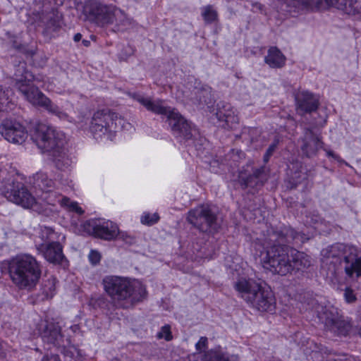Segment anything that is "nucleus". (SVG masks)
<instances>
[{"instance_id": "30", "label": "nucleus", "mask_w": 361, "mask_h": 361, "mask_svg": "<svg viewBox=\"0 0 361 361\" xmlns=\"http://www.w3.org/2000/svg\"><path fill=\"white\" fill-rule=\"evenodd\" d=\"M39 238L43 242L42 243H51V242H54V240L57 238L56 233L51 228L47 226H42L40 228Z\"/></svg>"}, {"instance_id": "32", "label": "nucleus", "mask_w": 361, "mask_h": 361, "mask_svg": "<svg viewBox=\"0 0 361 361\" xmlns=\"http://www.w3.org/2000/svg\"><path fill=\"white\" fill-rule=\"evenodd\" d=\"M202 16L207 23H212L217 18L216 11L210 6L202 8Z\"/></svg>"}, {"instance_id": "42", "label": "nucleus", "mask_w": 361, "mask_h": 361, "mask_svg": "<svg viewBox=\"0 0 361 361\" xmlns=\"http://www.w3.org/2000/svg\"><path fill=\"white\" fill-rule=\"evenodd\" d=\"M42 361H61L59 356L55 354L47 355L43 357Z\"/></svg>"}, {"instance_id": "4", "label": "nucleus", "mask_w": 361, "mask_h": 361, "mask_svg": "<svg viewBox=\"0 0 361 361\" xmlns=\"http://www.w3.org/2000/svg\"><path fill=\"white\" fill-rule=\"evenodd\" d=\"M8 274L20 289H31L37 283L42 274L41 267L30 255H20L8 262Z\"/></svg>"}, {"instance_id": "27", "label": "nucleus", "mask_w": 361, "mask_h": 361, "mask_svg": "<svg viewBox=\"0 0 361 361\" xmlns=\"http://www.w3.org/2000/svg\"><path fill=\"white\" fill-rule=\"evenodd\" d=\"M62 197H63V196L53 190L42 192L41 195V200L47 205L53 207L56 206L58 203L61 205Z\"/></svg>"}, {"instance_id": "37", "label": "nucleus", "mask_w": 361, "mask_h": 361, "mask_svg": "<svg viewBox=\"0 0 361 361\" xmlns=\"http://www.w3.org/2000/svg\"><path fill=\"white\" fill-rule=\"evenodd\" d=\"M158 338H164L166 341L172 339L170 326L169 325L164 326L157 334Z\"/></svg>"}, {"instance_id": "19", "label": "nucleus", "mask_w": 361, "mask_h": 361, "mask_svg": "<svg viewBox=\"0 0 361 361\" xmlns=\"http://www.w3.org/2000/svg\"><path fill=\"white\" fill-rule=\"evenodd\" d=\"M295 100L298 107L302 111L310 112L317 109L318 97L308 91H299L295 95Z\"/></svg>"}, {"instance_id": "16", "label": "nucleus", "mask_w": 361, "mask_h": 361, "mask_svg": "<svg viewBox=\"0 0 361 361\" xmlns=\"http://www.w3.org/2000/svg\"><path fill=\"white\" fill-rule=\"evenodd\" d=\"M42 329H40L39 331L44 342L59 348L62 345L63 336L61 334V326L58 323L46 322L44 324H42Z\"/></svg>"}, {"instance_id": "48", "label": "nucleus", "mask_w": 361, "mask_h": 361, "mask_svg": "<svg viewBox=\"0 0 361 361\" xmlns=\"http://www.w3.org/2000/svg\"><path fill=\"white\" fill-rule=\"evenodd\" d=\"M273 151H274V147H273V146H271V147L269 148V149L267 150V156H269V155L272 153V152H273Z\"/></svg>"}, {"instance_id": "39", "label": "nucleus", "mask_w": 361, "mask_h": 361, "mask_svg": "<svg viewBox=\"0 0 361 361\" xmlns=\"http://www.w3.org/2000/svg\"><path fill=\"white\" fill-rule=\"evenodd\" d=\"M208 339L207 337L202 336L195 344L196 350L199 352H202L207 348Z\"/></svg>"}, {"instance_id": "10", "label": "nucleus", "mask_w": 361, "mask_h": 361, "mask_svg": "<svg viewBox=\"0 0 361 361\" xmlns=\"http://www.w3.org/2000/svg\"><path fill=\"white\" fill-rule=\"evenodd\" d=\"M316 312L321 322L335 334L345 335L348 332L350 324L341 318L336 307L317 305Z\"/></svg>"}, {"instance_id": "2", "label": "nucleus", "mask_w": 361, "mask_h": 361, "mask_svg": "<svg viewBox=\"0 0 361 361\" xmlns=\"http://www.w3.org/2000/svg\"><path fill=\"white\" fill-rule=\"evenodd\" d=\"M234 289L249 307L259 312H272L276 309L273 292L259 279L253 277L252 269L247 266L234 283Z\"/></svg>"}, {"instance_id": "8", "label": "nucleus", "mask_w": 361, "mask_h": 361, "mask_svg": "<svg viewBox=\"0 0 361 361\" xmlns=\"http://www.w3.org/2000/svg\"><path fill=\"white\" fill-rule=\"evenodd\" d=\"M31 137L38 148L49 154L60 150L66 143L65 135L62 132L44 123L35 126Z\"/></svg>"}, {"instance_id": "13", "label": "nucleus", "mask_w": 361, "mask_h": 361, "mask_svg": "<svg viewBox=\"0 0 361 361\" xmlns=\"http://www.w3.org/2000/svg\"><path fill=\"white\" fill-rule=\"evenodd\" d=\"M32 78L33 77L30 73L25 71L20 78L16 79V85L30 103L40 106L42 101H44V98L47 96L38 87L33 85L32 83Z\"/></svg>"}, {"instance_id": "22", "label": "nucleus", "mask_w": 361, "mask_h": 361, "mask_svg": "<svg viewBox=\"0 0 361 361\" xmlns=\"http://www.w3.org/2000/svg\"><path fill=\"white\" fill-rule=\"evenodd\" d=\"M57 152H51L49 155L51 157L56 167L61 171H65L71 166V161L66 154L64 147L56 150Z\"/></svg>"}, {"instance_id": "51", "label": "nucleus", "mask_w": 361, "mask_h": 361, "mask_svg": "<svg viewBox=\"0 0 361 361\" xmlns=\"http://www.w3.org/2000/svg\"><path fill=\"white\" fill-rule=\"evenodd\" d=\"M360 336H361V327H360Z\"/></svg>"}, {"instance_id": "9", "label": "nucleus", "mask_w": 361, "mask_h": 361, "mask_svg": "<svg viewBox=\"0 0 361 361\" xmlns=\"http://www.w3.org/2000/svg\"><path fill=\"white\" fill-rule=\"evenodd\" d=\"M133 97L148 111L166 116L173 133L178 137L180 135V116L178 112H175L171 107L164 106L161 100L152 101L140 94H134Z\"/></svg>"}, {"instance_id": "49", "label": "nucleus", "mask_w": 361, "mask_h": 361, "mask_svg": "<svg viewBox=\"0 0 361 361\" xmlns=\"http://www.w3.org/2000/svg\"><path fill=\"white\" fill-rule=\"evenodd\" d=\"M82 44H84V46L88 47L90 45V41L84 39L82 40Z\"/></svg>"}, {"instance_id": "35", "label": "nucleus", "mask_w": 361, "mask_h": 361, "mask_svg": "<svg viewBox=\"0 0 361 361\" xmlns=\"http://www.w3.org/2000/svg\"><path fill=\"white\" fill-rule=\"evenodd\" d=\"M9 93L10 90H4L0 87V106L4 111L8 107L10 104Z\"/></svg>"}, {"instance_id": "26", "label": "nucleus", "mask_w": 361, "mask_h": 361, "mask_svg": "<svg viewBox=\"0 0 361 361\" xmlns=\"http://www.w3.org/2000/svg\"><path fill=\"white\" fill-rule=\"evenodd\" d=\"M116 17L114 24L118 30L123 31L130 28L133 25V20L127 17L125 13L121 9L116 11Z\"/></svg>"}, {"instance_id": "40", "label": "nucleus", "mask_w": 361, "mask_h": 361, "mask_svg": "<svg viewBox=\"0 0 361 361\" xmlns=\"http://www.w3.org/2000/svg\"><path fill=\"white\" fill-rule=\"evenodd\" d=\"M264 170L263 168L260 169H258L257 170L255 173H254V175L253 176H249L247 177V179H245L244 178V176L241 173L240 175V178L242 179L243 180H244L245 183L247 185H249L251 184L252 181L253 180V179L255 178H257L259 176V173Z\"/></svg>"}, {"instance_id": "17", "label": "nucleus", "mask_w": 361, "mask_h": 361, "mask_svg": "<svg viewBox=\"0 0 361 361\" xmlns=\"http://www.w3.org/2000/svg\"><path fill=\"white\" fill-rule=\"evenodd\" d=\"M37 250L44 258L53 264H60L64 258L62 246L58 242L51 243H39L37 245Z\"/></svg>"}, {"instance_id": "21", "label": "nucleus", "mask_w": 361, "mask_h": 361, "mask_svg": "<svg viewBox=\"0 0 361 361\" xmlns=\"http://www.w3.org/2000/svg\"><path fill=\"white\" fill-rule=\"evenodd\" d=\"M265 62L271 68L282 67L286 63V57L276 47H271L268 50Z\"/></svg>"}, {"instance_id": "29", "label": "nucleus", "mask_w": 361, "mask_h": 361, "mask_svg": "<svg viewBox=\"0 0 361 361\" xmlns=\"http://www.w3.org/2000/svg\"><path fill=\"white\" fill-rule=\"evenodd\" d=\"M323 147V143L318 137H312L308 142L302 147V151L307 156H312L320 148Z\"/></svg>"}, {"instance_id": "33", "label": "nucleus", "mask_w": 361, "mask_h": 361, "mask_svg": "<svg viewBox=\"0 0 361 361\" xmlns=\"http://www.w3.org/2000/svg\"><path fill=\"white\" fill-rule=\"evenodd\" d=\"M197 133V129L194 128L190 123L185 120L183 121L182 118V135L184 133V137L186 139H189L195 135Z\"/></svg>"}, {"instance_id": "43", "label": "nucleus", "mask_w": 361, "mask_h": 361, "mask_svg": "<svg viewBox=\"0 0 361 361\" xmlns=\"http://www.w3.org/2000/svg\"><path fill=\"white\" fill-rule=\"evenodd\" d=\"M293 238L299 239L301 242H304L305 240L310 238V237H307L304 233H296L293 235Z\"/></svg>"}, {"instance_id": "31", "label": "nucleus", "mask_w": 361, "mask_h": 361, "mask_svg": "<svg viewBox=\"0 0 361 361\" xmlns=\"http://www.w3.org/2000/svg\"><path fill=\"white\" fill-rule=\"evenodd\" d=\"M61 206L69 212H74L78 214H82L84 211L78 205L77 202L71 201L68 197H62Z\"/></svg>"}, {"instance_id": "23", "label": "nucleus", "mask_w": 361, "mask_h": 361, "mask_svg": "<svg viewBox=\"0 0 361 361\" xmlns=\"http://www.w3.org/2000/svg\"><path fill=\"white\" fill-rule=\"evenodd\" d=\"M40 107L44 108L49 114L57 116L61 120L70 121V117L67 113L63 111L56 104L53 103L47 97L42 101Z\"/></svg>"}, {"instance_id": "50", "label": "nucleus", "mask_w": 361, "mask_h": 361, "mask_svg": "<svg viewBox=\"0 0 361 361\" xmlns=\"http://www.w3.org/2000/svg\"><path fill=\"white\" fill-rule=\"evenodd\" d=\"M255 6H257V7H259V8L260 9V5H259V4H256Z\"/></svg>"}, {"instance_id": "38", "label": "nucleus", "mask_w": 361, "mask_h": 361, "mask_svg": "<svg viewBox=\"0 0 361 361\" xmlns=\"http://www.w3.org/2000/svg\"><path fill=\"white\" fill-rule=\"evenodd\" d=\"M88 258L92 264L96 265L101 260V255L96 250H91L88 255Z\"/></svg>"}, {"instance_id": "47", "label": "nucleus", "mask_w": 361, "mask_h": 361, "mask_svg": "<svg viewBox=\"0 0 361 361\" xmlns=\"http://www.w3.org/2000/svg\"><path fill=\"white\" fill-rule=\"evenodd\" d=\"M326 154H327L328 157H333L334 159L337 158L336 155L334 152H332L331 151L326 150Z\"/></svg>"}, {"instance_id": "44", "label": "nucleus", "mask_w": 361, "mask_h": 361, "mask_svg": "<svg viewBox=\"0 0 361 361\" xmlns=\"http://www.w3.org/2000/svg\"><path fill=\"white\" fill-rule=\"evenodd\" d=\"M5 355V344L0 341V358L4 357Z\"/></svg>"}, {"instance_id": "45", "label": "nucleus", "mask_w": 361, "mask_h": 361, "mask_svg": "<svg viewBox=\"0 0 361 361\" xmlns=\"http://www.w3.org/2000/svg\"><path fill=\"white\" fill-rule=\"evenodd\" d=\"M121 236H122V238H123V240L126 243H132L133 238L130 236H128V235H126V238H125L124 237L125 236L124 234H121Z\"/></svg>"}, {"instance_id": "24", "label": "nucleus", "mask_w": 361, "mask_h": 361, "mask_svg": "<svg viewBox=\"0 0 361 361\" xmlns=\"http://www.w3.org/2000/svg\"><path fill=\"white\" fill-rule=\"evenodd\" d=\"M35 184L42 192L51 190L54 188V182L49 178L47 175L44 173H37L35 176Z\"/></svg>"}, {"instance_id": "41", "label": "nucleus", "mask_w": 361, "mask_h": 361, "mask_svg": "<svg viewBox=\"0 0 361 361\" xmlns=\"http://www.w3.org/2000/svg\"><path fill=\"white\" fill-rule=\"evenodd\" d=\"M328 277L329 278L330 281L334 285L341 283V281L338 279L337 272L335 270L331 271V275H328Z\"/></svg>"}, {"instance_id": "46", "label": "nucleus", "mask_w": 361, "mask_h": 361, "mask_svg": "<svg viewBox=\"0 0 361 361\" xmlns=\"http://www.w3.org/2000/svg\"><path fill=\"white\" fill-rule=\"evenodd\" d=\"M82 38V35L80 33H77L74 35L73 39L75 42H79Z\"/></svg>"}, {"instance_id": "6", "label": "nucleus", "mask_w": 361, "mask_h": 361, "mask_svg": "<svg viewBox=\"0 0 361 361\" xmlns=\"http://www.w3.org/2000/svg\"><path fill=\"white\" fill-rule=\"evenodd\" d=\"M13 175H8L3 179L0 187L1 193L10 202L25 209H32L41 213L43 212L35 197L25 185L17 180Z\"/></svg>"}, {"instance_id": "52", "label": "nucleus", "mask_w": 361, "mask_h": 361, "mask_svg": "<svg viewBox=\"0 0 361 361\" xmlns=\"http://www.w3.org/2000/svg\"><path fill=\"white\" fill-rule=\"evenodd\" d=\"M113 361H118L116 359L114 360Z\"/></svg>"}, {"instance_id": "25", "label": "nucleus", "mask_w": 361, "mask_h": 361, "mask_svg": "<svg viewBox=\"0 0 361 361\" xmlns=\"http://www.w3.org/2000/svg\"><path fill=\"white\" fill-rule=\"evenodd\" d=\"M207 109L209 113L212 114V116H210L211 119H212L213 116L215 117L219 121L224 119L225 122L227 123L228 126H230V123H231V128L233 127V123H238V118L235 115L231 116L230 113L223 114L221 111H218L216 109L214 108V106H208Z\"/></svg>"}, {"instance_id": "3", "label": "nucleus", "mask_w": 361, "mask_h": 361, "mask_svg": "<svg viewBox=\"0 0 361 361\" xmlns=\"http://www.w3.org/2000/svg\"><path fill=\"white\" fill-rule=\"evenodd\" d=\"M104 289L114 305L120 308L128 309L147 297L145 286L139 281L130 280L116 276L103 279Z\"/></svg>"}, {"instance_id": "15", "label": "nucleus", "mask_w": 361, "mask_h": 361, "mask_svg": "<svg viewBox=\"0 0 361 361\" xmlns=\"http://www.w3.org/2000/svg\"><path fill=\"white\" fill-rule=\"evenodd\" d=\"M120 9L114 6H106L94 1L90 4V13L102 25L114 24L116 17V11Z\"/></svg>"}, {"instance_id": "34", "label": "nucleus", "mask_w": 361, "mask_h": 361, "mask_svg": "<svg viewBox=\"0 0 361 361\" xmlns=\"http://www.w3.org/2000/svg\"><path fill=\"white\" fill-rule=\"evenodd\" d=\"M159 220V216L157 213L150 214L145 212L140 219L141 223L147 226H152L157 223Z\"/></svg>"}, {"instance_id": "18", "label": "nucleus", "mask_w": 361, "mask_h": 361, "mask_svg": "<svg viewBox=\"0 0 361 361\" xmlns=\"http://www.w3.org/2000/svg\"><path fill=\"white\" fill-rule=\"evenodd\" d=\"M92 228L93 234L99 238L110 240L115 238L118 234V226L111 221H104L97 224L92 221L89 224Z\"/></svg>"}, {"instance_id": "7", "label": "nucleus", "mask_w": 361, "mask_h": 361, "mask_svg": "<svg viewBox=\"0 0 361 361\" xmlns=\"http://www.w3.org/2000/svg\"><path fill=\"white\" fill-rule=\"evenodd\" d=\"M122 120L116 112L111 109L98 110L92 117L90 129L95 140H112L117 129V122L121 123Z\"/></svg>"}, {"instance_id": "28", "label": "nucleus", "mask_w": 361, "mask_h": 361, "mask_svg": "<svg viewBox=\"0 0 361 361\" xmlns=\"http://www.w3.org/2000/svg\"><path fill=\"white\" fill-rule=\"evenodd\" d=\"M41 291L44 298H51L56 293V279L51 276L44 280L42 285Z\"/></svg>"}, {"instance_id": "1", "label": "nucleus", "mask_w": 361, "mask_h": 361, "mask_svg": "<svg viewBox=\"0 0 361 361\" xmlns=\"http://www.w3.org/2000/svg\"><path fill=\"white\" fill-rule=\"evenodd\" d=\"M276 240V233H272L269 234V240L257 239L253 243V255L255 259H259L264 269L273 274L286 276L294 269L300 270L310 266V257L301 252H295L293 261L290 262L283 249L273 244Z\"/></svg>"}, {"instance_id": "36", "label": "nucleus", "mask_w": 361, "mask_h": 361, "mask_svg": "<svg viewBox=\"0 0 361 361\" xmlns=\"http://www.w3.org/2000/svg\"><path fill=\"white\" fill-rule=\"evenodd\" d=\"M343 298L347 303H353L357 300L356 294L350 288H345L343 293Z\"/></svg>"}, {"instance_id": "14", "label": "nucleus", "mask_w": 361, "mask_h": 361, "mask_svg": "<svg viewBox=\"0 0 361 361\" xmlns=\"http://www.w3.org/2000/svg\"><path fill=\"white\" fill-rule=\"evenodd\" d=\"M1 135L8 142L23 144L27 138L25 127L15 118L4 119L0 125Z\"/></svg>"}, {"instance_id": "5", "label": "nucleus", "mask_w": 361, "mask_h": 361, "mask_svg": "<svg viewBox=\"0 0 361 361\" xmlns=\"http://www.w3.org/2000/svg\"><path fill=\"white\" fill-rule=\"evenodd\" d=\"M281 10L293 13L316 11L335 7L348 15H355L361 11V0H281Z\"/></svg>"}, {"instance_id": "11", "label": "nucleus", "mask_w": 361, "mask_h": 361, "mask_svg": "<svg viewBox=\"0 0 361 361\" xmlns=\"http://www.w3.org/2000/svg\"><path fill=\"white\" fill-rule=\"evenodd\" d=\"M336 251L344 252V269L346 275L351 279H355L361 276V257L357 254V250L353 247L345 246L341 244L333 245L331 247L329 256L326 259V264H328V259L330 257L336 258Z\"/></svg>"}, {"instance_id": "12", "label": "nucleus", "mask_w": 361, "mask_h": 361, "mask_svg": "<svg viewBox=\"0 0 361 361\" xmlns=\"http://www.w3.org/2000/svg\"><path fill=\"white\" fill-rule=\"evenodd\" d=\"M188 219L202 232L212 233L217 228L216 216L208 206L197 207L190 212Z\"/></svg>"}, {"instance_id": "20", "label": "nucleus", "mask_w": 361, "mask_h": 361, "mask_svg": "<svg viewBox=\"0 0 361 361\" xmlns=\"http://www.w3.org/2000/svg\"><path fill=\"white\" fill-rule=\"evenodd\" d=\"M203 361H238V355H229L223 348L218 346L207 352L202 358Z\"/></svg>"}]
</instances>
